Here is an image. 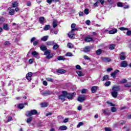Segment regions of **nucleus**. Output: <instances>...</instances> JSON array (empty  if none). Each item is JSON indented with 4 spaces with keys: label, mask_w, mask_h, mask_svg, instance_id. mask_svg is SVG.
<instances>
[{
    "label": "nucleus",
    "mask_w": 131,
    "mask_h": 131,
    "mask_svg": "<svg viewBox=\"0 0 131 131\" xmlns=\"http://www.w3.org/2000/svg\"><path fill=\"white\" fill-rule=\"evenodd\" d=\"M111 84V82L110 81H107L104 83L105 86H109Z\"/></svg>",
    "instance_id": "8fccbe9b"
},
{
    "label": "nucleus",
    "mask_w": 131,
    "mask_h": 131,
    "mask_svg": "<svg viewBox=\"0 0 131 131\" xmlns=\"http://www.w3.org/2000/svg\"><path fill=\"white\" fill-rule=\"evenodd\" d=\"M104 129H105V131H111V128L105 127Z\"/></svg>",
    "instance_id": "338daca9"
},
{
    "label": "nucleus",
    "mask_w": 131,
    "mask_h": 131,
    "mask_svg": "<svg viewBox=\"0 0 131 131\" xmlns=\"http://www.w3.org/2000/svg\"><path fill=\"white\" fill-rule=\"evenodd\" d=\"M48 38H49V36H45L41 37L40 39L42 41H47V40H48Z\"/></svg>",
    "instance_id": "a878e982"
},
{
    "label": "nucleus",
    "mask_w": 131,
    "mask_h": 131,
    "mask_svg": "<svg viewBox=\"0 0 131 131\" xmlns=\"http://www.w3.org/2000/svg\"><path fill=\"white\" fill-rule=\"evenodd\" d=\"M69 120V119H68V118H66V119H64L63 120V122H64V123H66V122H68Z\"/></svg>",
    "instance_id": "680f3d73"
},
{
    "label": "nucleus",
    "mask_w": 131,
    "mask_h": 131,
    "mask_svg": "<svg viewBox=\"0 0 131 131\" xmlns=\"http://www.w3.org/2000/svg\"><path fill=\"white\" fill-rule=\"evenodd\" d=\"M4 46H10V41H6L4 42Z\"/></svg>",
    "instance_id": "13d9d810"
},
{
    "label": "nucleus",
    "mask_w": 131,
    "mask_h": 131,
    "mask_svg": "<svg viewBox=\"0 0 131 131\" xmlns=\"http://www.w3.org/2000/svg\"><path fill=\"white\" fill-rule=\"evenodd\" d=\"M120 90V87L119 86H114L112 88V91L114 92H118Z\"/></svg>",
    "instance_id": "4468645a"
},
{
    "label": "nucleus",
    "mask_w": 131,
    "mask_h": 131,
    "mask_svg": "<svg viewBox=\"0 0 131 131\" xmlns=\"http://www.w3.org/2000/svg\"><path fill=\"white\" fill-rule=\"evenodd\" d=\"M117 29L114 28L108 31L109 34H115L117 33Z\"/></svg>",
    "instance_id": "1a4fd4ad"
},
{
    "label": "nucleus",
    "mask_w": 131,
    "mask_h": 131,
    "mask_svg": "<svg viewBox=\"0 0 131 131\" xmlns=\"http://www.w3.org/2000/svg\"><path fill=\"white\" fill-rule=\"evenodd\" d=\"M83 58H84V59H85V60H90V59L89 58V57L86 55H84Z\"/></svg>",
    "instance_id": "e2e57ef3"
},
{
    "label": "nucleus",
    "mask_w": 131,
    "mask_h": 131,
    "mask_svg": "<svg viewBox=\"0 0 131 131\" xmlns=\"http://www.w3.org/2000/svg\"><path fill=\"white\" fill-rule=\"evenodd\" d=\"M120 59L122 60H125V59H126V56H125V52H122L120 54Z\"/></svg>",
    "instance_id": "423d86ee"
},
{
    "label": "nucleus",
    "mask_w": 131,
    "mask_h": 131,
    "mask_svg": "<svg viewBox=\"0 0 131 131\" xmlns=\"http://www.w3.org/2000/svg\"><path fill=\"white\" fill-rule=\"evenodd\" d=\"M39 22L40 24H42L43 22H45V17L43 16H41L39 18Z\"/></svg>",
    "instance_id": "cd10ccee"
},
{
    "label": "nucleus",
    "mask_w": 131,
    "mask_h": 131,
    "mask_svg": "<svg viewBox=\"0 0 131 131\" xmlns=\"http://www.w3.org/2000/svg\"><path fill=\"white\" fill-rule=\"evenodd\" d=\"M32 55L33 56V57H35L36 59H39V58H40V56H39V54L36 52V51L32 52Z\"/></svg>",
    "instance_id": "0eeeda50"
},
{
    "label": "nucleus",
    "mask_w": 131,
    "mask_h": 131,
    "mask_svg": "<svg viewBox=\"0 0 131 131\" xmlns=\"http://www.w3.org/2000/svg\"><path fill=\"white\" fill-rule=\"evenodd\" d=\"M24 105H27V103L20 104L18 105V107L19 109H23L24 108Z\"/></svg>",
    "instance_id": "7c9ffc66"
},
{
    "label": "nucleus",
    "mask_w": 131,
    "mask_h": 131,
    "mask_svg": "<svg viewBox=\"0 0 131 131\" xmlns=\"http://www.w3.org/2000/svg\"><path fill=\"white\" fill-rule=\"evenodd\" d=\"M120 67L125 68L127 67V62L126 61H123L120 63Z\"/></svg>",
    "instance_id": "6e6552de"
},
{
    "label": "nucleus",
    "mask_w": 131,
    "mask_h": 131,
    "mask_svg": "<svg viewBox=\"0 0 131 131\" xmlns=\"http://www.w3.org/2000/svg\"><path fill=\"white\" fill-rule=\"evenodd\" d=\"M52 26L53 28H56L58 26V21L56 19L53 20Z\"/></svg>",
    "instance_id": "ddd939ff"
},
{
    "label": "nucleus",
    "mask_w": 131,
    "mask_h": 131,
    "mask_svg": "<svg viewBox=\"0 0 131 131\" xmlns=\"http://www.w3.org/2000/svg\"><path fill=\"white\" fill-rule=\"evenodd\" d=\"M85 100V99H78L77 101L78 102H80V103H81L82 102H84Z\"/></svg>",
    "instance_id": "4d7b16f0"
},
{
    "label": "nucleus",
    "mask_w": 131,
    "mask_h": 131,
    "mask_svg": "<svg viewBox=\"0 0 131 131\" xmlns=\"http://www.w3.org/2000/svg\"><path fill=\"white\" fill-rule=\"evenodd\" d=\"M31 77H32V73L29 72L26 75V78L28 79L29 81L31 80Z\"/></svg>",
    "instance_id": "9b49d317"
},
{
    "label": "nucleus",
    "mask_w": 131,
    "mask_h": 131,
    "mask_svg": "<svg viewBox=\"0 0 131 131\" xmlns=\"http://www.w3.org/2000/svg\"><path fill=\"white\" fill-rule=\"evenodd\" d=\"M3 28L5 30H9V25L7 24H4L3 26Z\"/></svg>",
    "instance_id": "4be33fe9"
},
{
    "label": "nucleus",
    "mask_w": 131,
    "mask_h": 131,
    "mask_svg": "<svg viewBox=\"0 0 131 131\" xmlns=\"http://www.w3.org/2000/svg\"><path fill=\"white\" fill-rule=\"evenodd\" d=\"M83 125V122H79L78 123V124L77 125V127L79 128V127H81V125Z\"/></svg>",
    "instance_id": "864d4df0"
},
{
    "label": "nucleus",
    "mask_w": 131,
    "mask_h": 131,
    "mask_svg": "<svg viewBox=\"0 0 131 131\" xmlns=\"http://www.w3.org/2000/svg\"><path fill=\"white\" fill-rule=\"evenodd\" d=\"M54 57V55L52 53H50L46 56V59H51V58H53Z\"/></svg>",
    "instance_id": "2f4dec72"
},
{
    "label": "nucleus",
    "mask_w": 131,
    "mask_h": 131,
    "mask_svg": "<svg viewBox=\"0 0 131 131\" xmlns=\"http://www.w3.org/2000/svg\"><path fill=\"white\" fill-rule=\"evenodd\" d=\"M117 109L116 108V107L113 106V107H112L111 108V111L112 112H116Z\"/></svg>",
    "instance_id": "09e8293b"
},
{
    "label": "nucleus",
    "mask_w": 131,
    "mask_h": 131,
    "mask_svg": "<svg viewBox=\"0 0 131 131\" xmlns=\"http://www.w3.org/2000/svg\"><path fill=\"white\" fill-rule=\"evenodd\" d=\"M84 40L86 42H90V41H92V40H93V38L91 37H86Z\"/></svg>",
    "instance_id": "412c9836"
},
{
    "label": "nucleus",
    "mask_w": 131,
    "mask_h": 131,
    "mask_svg": "<svg viewBox=\"0 0 131 131\" xmlns=\"http://www.w3.org/2000/svg\"><path fill=\"white\" fill-rule=\"evenodd\" d=\"M117 6H118V7H123V5H122V3H121V2L118 3Z\"/></svg>",
    "instance_id": "5fc2aeb1"
},
{
    "label": "nucleus",
    "mask_w": 131,
    "mask_h": 131,
    "mask_svg": "<svg viewBox=\"0 0 131 131\" xmlns=\"http://www.w3.org/2000/svg\"><path fill=\"white\" fill-rule=\"evenodd\" d=\"M62 95L59 96V99H65L66 97L68 99H73V98H74V97L76 96V93L75 92L73 93H68L66 91H63L62 92Z\"/></svg>",
    "instance_id": "f257e3e1"
},
{
    "label": "nucleus",
    "mask_w": 131,
    "mask_h": 131,
    "mask_svg": "<svg viewBox=\"0 0 131 131\" xmlns=\"http://www.w3.org/2000/svg\"><path fill=\"white\" fill-rule=\"evenodd\" d=\"M85 24H86L87 25H91V20H86Z\"/></svg>",
    "instance_id": "052dcab7"
},
{
    "label": "nucleus",
    "mask_w": 131,
    "mask_h": 131,
    "mask_svg": "<svg viewBox=\"0 0 131 131\" xmlns=\"http://www.w3.org/2000/svg\"><path fill=\"white\" fill-rule=\"evenodd\" d=\"M68 48H69V49H73V44L71 43H68L67 45Z\"/></svg>",
    "instance_id": "f704fd0d"
},
{
    "label": "nucleus",
    "mask_w": 131,
    "mask_h": 131,
    "mask_svg": "<svg viewBox=\"0 0 131 131\" xmlns=\"http://www.w3.org/2000/svg\"><path fill=\"white\" fill-rule=\"evenodd\" d=\"M106 103L107 104H108V105H110V106H113V107H115V106H116L115 104H113L112 103V102H111L110 101H107Z\"/></svg>",
    "instance_id": "a18cd8bd"
},
{
    "label": "nucleus",
    "mask_w": 131,
    "mask_h": 131,
    "mask_svg": "<svg viewBox=\"0 0 131 131\" xmlns=\"http://www.w3.org/2000/svg\"><path fill=\"white\" fill-rule=\"evenodd\" d=\"M86 92H88V90L84 89L81 90V94H85Z\"/></svg>",
    "instance_id": "603ef678"
},
{
    "label": "nucleus",
    "mask_w": 131,
    "mask_h": 131,
    "mask_svg": "<svg viewBox=\"0 0 131 131\" xmlns=\"http://www.w3.org/2000/svg\"><path fill=\"white\" fill-rule=\"evenodd\" d=\"M76 69H79V70H80V69H81V67H80V66H79L78 64L76 66Z\"/></svg>",
    "instance_id": "69168bd1"
},
{
    "label": "nucleus",
    "mask_w": 131,
    "mask_h": 131,
    "mask_svg": "<svg viewBox=\"0 0 131 131\" xmlns=\"http://www.w3.org/2000/svg\"><path fill=\"white\" fill-rule=\"evenodd\" d=\"M66 56L67 57H72L73 56V55L72 54V53L71 52H69L66 54Z\"/></svg>",
    "instance_id": "3c124183"
},
{
    "label": "nucleus",
    "mask_w": 131,
    "mask_h": 131,
    "mask_svg": "<svg viewBox=\"0 0 131 131\" xmlns=\"http://www.w3.org/2000/svg\"><path fill=\"white\" fill-rule=\"evenodd\" d=\"M96 54H97V55H101V54H102V50H101V49H98V50H97V51H96Z\"/></svg>",
    "instance_id": "ea45409f"
},
{
    "label": "nucleus",
    "mask_w": 131,
    "mask_h": 131,
    "mask_svg": "<svg viewBox=\"0 0 131 131\" xmlns=\"http://www.w3.org/2000/svg\"><path fill=\"white\" fill-rule=\"evenodd\" d=\"M68 128L67 126L65 125L60 126L58 128V130H66Z\"/></svg>",
    "instance_id": "f3484780"
},
{
    "label": "nucleus",
    "mask_w": 131,
    "mask_h": 131,
    "mask_svg": "<svg viewBox=\"0 0 131 131\" xmlns=\"http://www.w3.org/2000/svg\"><path fill=\"white\" fill-rule=\"evenodd\" d=\"M112 96L113 97V98H117V96H118V92L116 91H112Z\"/></svg>",
    "instance_id": "dca6fc26"
},
{
    "label": "nucleus",
    "mask_w": 131,
    "mask_h": 131,
    "mask_svg": "<svg viewBox=\"0 0 131 131\" xmlns=\"http://www.w3.org/2000/svg\"><path fill=\"white\" fill-rule=\"evenodd\" d=\"M75 30H77V31H80L81 30H82V28H74L72 29V31H73L74 32V31H75Z\"/></svg>",
    "instance_id": "58836bf2"
},
{
    "label": "nucleus",
    "mask_w": 131,
    "mask_h": 131,
    "mask_svg": "<svg viewBox=\"0 0 131 131\" xmlns=\"http://www.w3.org/2000/svg\"><path fill=\"white\" fill-rule=\"evenodd\" d=\"M48 4H52V2H55V3H58L59 2V0H47V1Z\"/></svg>",
    "instance_id": "c756f323"
},
{
    "label": "nucleus",
    "mask_w": 131,
    "mask_h": 131,
    "mask_svg": "<svg viewBox=\"0 0 131 131\" xmlns=\"http://www.w3.org/2000/svg\"><path fill=\"white\" fill-rule=\"evenodd\" d=\"M102 111L105 115H110V113H109L108 110H102Z\"/></svg>",
    "instance_id": "c85d7f7f"
},
{
    "label": "nucleus",
    "mask_w": 131,
    "mask_h": 131,
    "mask_svg": "<svg viewBox=\"0 0 131 131\" xmlns=\"http://www.w3.org/2000/svg\"><path fill=\"white\" fill-rule=\"evenodd\" d=\"M97 89H98V87L97 86H94L91 88V91L92 93H94L97 92Z\"/></svg>",
    "instance_id": "b1692460"
},
{
    "label": "nucleus",
    "mask_w": 131,
    "mask_h": 131,
    "mask_svg": "<svg viewBox=\"0 0 131 131\" xmlns=\"http://www.w3.org/2000/svg\"><path fill=\"white\" fill-rule=\"evenodd\" d=\"M79 15L80 16V17H81L82 16H83V12H81V11H80L79 12Z\"/></svg>",
    "instance_id": "0e129e2a"
},
{
    "label": "nucleus",
    "mask_w": 131,
    "mask_h": 131,
    "mask_svg": "<svg viewBox=\"0 0 131 131\" xmlns=\"http://www.w3.org/2000/svg\"><path fill=\"white\" fill-rule=\"evenodd\" d=\"M35 39H36V38L32 37L30 41L31 43L33 42V45L34 47H36V46H37V45L39 43V40H35Z\"/></svg>",
    "instance_id": "20e7f679"
},
{
    "label": "nucleus",
    "mask_w": 131,
    "mask_h": 131,
    "mask_svg": "<svg viewBox=\"0 0 131 131\" xmlns=\"http://www.w3.org/2000/svg\"><path fill=\"white\" fill-rule=\"evenodd\" d=\"M76 73L78 74V76H83V74L82 73V72L81 71H76Z\"/></svg>",
    "instance_id": "c9c22d12"
},
{
    "label": "nucleus",
    "mask_w": 131,
    "mask_h": 131,
    "mask_svg": "<svg viewBox=\"0 0 131 131\" xmlns=\"http://www.w3.org/2000/svg\"><path fill=\"white\" fill-rule=\"evenodd\" d=\"M8 11L9 12V15H11V16L14 15V14H15V10H14V9L9 8L8 9Z\"/></svg>",
    "instance_id": "2eb2a0df"
},
{
    "label": "nucleus",
    "mask_w": 131,
    "mask_h": 131,
    "mask_svg": "<svg viewBox=\"0 0 131 131\" xmlns=\"http://www.w3.org/2000/svg\"><path fill=\"white\" fill-rule=\"evenodd\" d=\"M12 120H13V118L12 117H8L7 122H10V121H12Z\"/></svg>",
    "instance_id": "bf43d9fd"
},
{
    "label": "nucleus",
    "mask_w": 131,
    "mask_h": 131,
    "mask_svg": "<svg viewBox=\"0 0 131 131\" xmlns=\"http://www.w3.org/2000/svg\"><path fill=\"white\" fill-rule=\"evenodd\" d=\"M109 49L111 51H113V50H114V49H115V45H114V44L111 45L110 46Z\"/></svg>",
    "instance_id": "79ce46f5"
},
{
    "label": "nucleus",
    "mask_w": 131,
    "mask_h": 131,
    "mask_svg": "<svg viewBox=\"0 0 131 131\" xmlns=\"http://www.w3.org/2000/svg\"><path fill=\"white\" fill-rule=\"evenodd\" d=\"M40 105L42 108H44L45 107H48V106H49V103L43 102V103H40Z\"/></svg>",
    "instance_id": "393cba45"
},
{
    "label": "nucleus",
    "mask_w": 131,
    "mask_h": 131,
    "mask_svg": "<svg viewBox=\"0 0 131 131\" xmlns=\"http://www.w3.org/2000/svg\"><path fill=\"white\" fill-rule=\"evenodd\" d=\"M102 61H103V62H105V63H108V62H110V61H111V59L110 58L107 57H103L102 58Z\"/></svg>",
    "instance_id": "a211bd4d"
},
{
    "label": "nucleus",
    "mask_w": 131,
    "mask_h": 131,
    "mask_svg": "<svg viewBox=\"0 0 131 131\" xmlns=\"http://www.w3.org/2000/svg\"><path fill=\"white\" fill-rule=\"evenodd\" d=\"M32 119H33L32 117H30L28 118L27 119V123H30V122H31V121H32Z\"/></svg>",
    "instance_id": "e433bc0d"
},
{
    "label": "nucleus",
    "mask_w": 131,
    "mask_h": 131,
    "mask_svg": "<svg viewBox=\"0 0 131 131\" xmlns=\"http://www.w3.org/2000/svg\"><path fill=\"white\" fill-rule=\"evenodd\" d=\"M6 21V19L4 17H1L0 18V25H2L4 22Z\"/></svg>",
    "instance_id": "473e14b6"
},
{
    "label": "nucleus",
    "mask_w": 131,
    "mask_h": 131,
    "mask_svg": "<svg viewBox=\"0 0 131 131\" xmlns=\"http://www.w3.org/2000/svg\"><path fill=\"white\" fill-rule=\"evenodd\" d=\"M50 54H51V50H47L45 52L44 55H45V56H48V55H49Z\"/></svg>",
    "instance_id": "a19ab883"
},
{
    "label": "nucleus",
    "mask_w": 131,
    "mask_h": 131,
    "mask_svg": "<svg viewBox=\"0 0 131 131\" xmlns=\"http://www.w3.org/2000/svg\"><path fill=\"white\" fill-rule=\"evenodd\" d=\"M125 124V121H120V124L122 125V124Z\"/></svg>",
    "instance_id": "774afa93"
},
{
    "label": "nucleus",
    "mask_w": 131,
    "mask_h": 131,
    "mask_svg": "<svg viewBox=\"0 0 131 131\" xmlns=\"http://www.w3.org/2000/svg\"><path fill=\"white\" fill-rule=\"evenodd\" d=\"M57 73H59L60 74H63L64 73H66V71L64 70H63V69L58 70L57 71Z\"/></svg>",
    "instance_id": "bb28decb"
},
{
    "label": "nucleus",
    "mask_w": 131,
    "mask_h": 131,
    "mask_svg": "<svg viewBox=\"0 0 131 131\" xmlns=\"http://www.w3.org/2000/svg\"><path fill=\"white\" fill-rule=\"evenodd\" d=\"M37 114V111L35 110H32L31 111H28L26 112V116L29 117L32 116V115H36Z\"/></svg>",
    "instance_id": "f03ea898"
},
{
    "label": "nucleus",
    "mask_w": 131,
    "mask_h": 131,
    "mask_svg": "<svg viewBox=\"0 0 131 131\" xmlns=\"http://www.w3.org/2000/svg\"><path fill=\"white\" fill-rule=\"evenodd\" d=\"M107 79H109V76L105 75L103 76L102 81H105V80H107Z\"/></svg>",
    "instance_id": "37998d69"
},
{
    "label": "nucleus",
    "mask_w": 131,
    "mask_h": 131,
    "mask_svg": "<svg viewBox=\"0 0 131 131\" xmlns=\"http://www.w3.org/2000/svg\"><path fill=\"white\" fill-rule=\"evenodd\" d=\"M51 28V25H46L43 28V30L45 31H47V30H49Z\"/></svg>",
    "instance_id": "5701e85b"
},
{
    "label": "nucleus",
    "mask_w": 131,
    "mask_h": 131,
    "mask_svg": "<svg viewBox=\"0 0 131 131\" xmlns=\"http://www.w3.org/2000/svg\"><path fill=\"white\" fill-rule=\"evenodd\" d=\"M40 93H41V94L43 96H49L53 94V92L50 90L41 91Z\"/></svg>",
    "instance_id": "39448f33"
},
{
    "label": "nucleus",
    "mask_w": 131,
    "mask_h": 131,
    "mask_svg": "<svg viewBox=\"0 0 131 131\" xmlns=\"http://www.w3.org/2000/svg\"><path fill=\"white\" fill-rule=\"evenodd\" d=\"M84 13L85 15H89L90 13V10H89V9H85L84 10Z\"/></svg>",
    "instance_id": "c03bdc74"
},
{
    "label": "nucleus",
    "mask_w": 131,
    "mask_h": 131,
    "mask_svg": "<svg viewBox=\"0 0 131 131\" xmlns=\"http://www.w3.org/2000/svg\"><path fill=\"white\" fill-rule=\"evenodd\" d=\"M55 43V41H48L46 42V45L47 46H54Z\"/></svg>",
    "instance_id": "aec40b11"
},
{
    "label": "nucleus",
    "mask_w": 131,
    "mask_h": 131,
    "mask_svg": "<svg viewBox=\"0 0 131 131\" xmlns=\"http://www.w3.org/2000/svg\"><path fill=\"white\" fill-rule=\"evenodd\" d=\"M12 7L13 8H16V7H18V3L17 2H15L12 3Z\"/></svg>",
    "instance_id": "49530a36"
},
{
    "label": "nucleus",
    "mask_w": 131,
    "mask_h": 131,
    "mask_svg": "<svg viewBox=\"0 0 131 131\" xmlns=\"http://www.w3.org/2000/svg\"><path fill=\"white\" fill-rule=\"evenodd\" d=\"M47 81H50V82H54V79L52 78H46Z\"/></svg>",
    "instance_id": "de8ad7c7"
},
{
    "label": "nucleus",
    "mask_w": 131,
    "mask_h": 131,
    "mask_svg": "<svg viewBox=\"0 0 131 131\" xmlns=\"http://www.w3.org/2000/svg\"><path fill=\"white\" fill-rule=\"evenodd\" d=\"M76 27V24H72V25H71V29H74V28H75V27Z\"/></svg>",
    "instance_id": "6e6d98bb"
},
{
    "label": "nucleus",
    "mask_w": 131,
    "mask_h": 131,
    "mask_svg": "<svg viewBox=\"0 0 131 131\" xmlns=\"http://www.w3.org/2000/svg\"><path fill=\"white\" fill-rule=\"evenodd\" d=\"M57 60H58V61H64V60H65V58H64V56H60L57 58Z\"/></svg>",
    "instance_id": "72a5a7b5"
},
{
    "label": "nucleus",
    "mask_w": 131,
    "mask_h": 131,
    "mask_svg": "<svg viewBox=\"0 0 131 131\" xmlns=\"http://www.w3.org/2000/svg\"><path fill=\"white\" fill-rule=\"evenodd\" d=\"M40 49L41 51H42V52H45V51H47L48 50V48H47V46L42 45L40 47Z\"/></svg>",
    "instance_id": "6ab92c4d"
},
{
    "label": "nucleus",
    "mask_w": 131,
    "mask_h": 131,
    "mask_svg": "<svg viewBox=\"0 0 131 131\" xmlns=\"http://www.w3.org/2000/svg\"><path fill=\"white\" fill-rule=\"evenodd\" d=\"M119 29L120 30H121V31H126V35H127V36H130L131 35V31L130 30H128V28H126L125 27H120L119 28Z\"/></svg>",
    "instance_id": "7ed1b4c3"
},
{
    "label": "nucleus",
    "mask_w": 131,
    "mask_h": 131,
    "mask_svg": "<svg viewBox=\"0 0 131 131\" xmlns=\"http://www.w3.org/2000/svg\"><path fill=\"white\" fill-rule=\"evenodd\" d=\"M91 50H92L91 47L86 46L83 49V52H84V53H89V52H91Z\"/></svg>",
    "instance_id": "9d476101"
},
{
    "label": "nucleus",
    "mask_w": 131,
    "mask_h": 131,
    "mask_svg": "<svg viewBox=\"0 0 131 131\" xmlns=\"http://www.w3.org/2000/svg\"><path fill=\"white\" fill-rule=\"evenodd\" d=\"M59 48V46L58 45V44L55 43L54 45H53V50H57V49Z\"/></svg>",
    "instance_id": "4c0bfd02"
},
{
    "label": "nucleus",
    "mask_w": 131,
    "mask_h": 131,
    "mask_svg": "<svg viewBox=\"0 0 131 131\" xmlns=\"http://www.w3.org/2000/svg\"><path fill=\"white\" fill-rule=\"evenodd\" d=\"M73 32H74L72 31V30H71V31L68 34V35L69 37H70V38H73V39L74 38V36L75 35Z\"/></svg>",
    "instance_id": "f8f14e48"
}]
</instances>
